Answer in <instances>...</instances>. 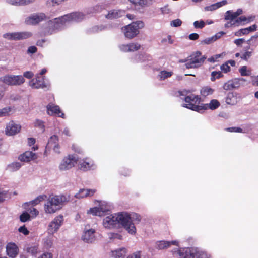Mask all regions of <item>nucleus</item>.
Returning <instances> with one entry per match:
<instances>
[{
	"mask_svg": "<svg viewBox=\"0 0 258 258\" xmlns=\"http://www.w3.org/2000/svg\"><path fill=\"white\" fill-rule=\"evenodd\" d=\"M118 224L122 225L131 234H135L136 229L132 223V218L125 213H120L110 215L103 219V224L105 228L111 229L116 226Z\"/></svg>",
	"mask_w": 258,
	"mask_h": 258,
	"instance_id": "nucleus-1",
	"label": "nucleus"
},
{
	"mask_svg": "<svg viewBox=\"0 0 258 258\" xmlns=\"http://www.w3.org/2000/svg\"><path fill=\"white\" fill-rule=\"evenodd\" d=\"M85 18V15L82 12H76L65 15L61 17L54 19L49 22L54 29H58L61 26L68 23L79 22Z\"/></svg>",
	"mask_w": 258,
	"mask_h": 258,
	"instance_id": "nucleus-2",
	"label": "nucleus"
},
{
	"mask_svg": "<svg viewBox=\"0 0 258 258\" xmlns=\"http://www.w3.org/2000/svg\"><path fill=\"white\" fill-rule=\"evenodd\" d=\"M173 254L178 258H210L206 252L197 248H178L172 250Z\"/></svg>",
	"mask_w": 258,
	"mask_h": 258,
	"instance_id": "nucleus-3",
	"label": "nucleus"
},
{
	"mask_svg": "<svg viewBox=\"0 0 258 258\" xmlns=\"http://www.w3.org/2000/svg\"><path fill=\"white\" fill-rule=\"evenodd\" d=\"M67 201V198L63 195L50 197L44 205V211L47 214L54 213L59 210L62 205Z\"/></svg>",
	"mask_w": 258,
	"mask_h": 258,
	"instance_id": "nucleus-4",
	"label": "nucleus"
},
{
	"mask_svg": "<svg viewBox=\"0 0 258 258\" xmlns=\"http://www.w3.org/2000/svg\"><path fill=\"white\" fill-rule=\"evenodd\" d=\"M144 27V23L141 21L134 22L123 27L122 31L126 38L132 39L136 36L139 33V29Z\"/></svg>",
	"mask_w": 258,
	"mask_h": 258,
	"instance_id": "nucleus-5",
	"label": "nucleus"
},
{
	"mask_svg": "<svg viewBox=\"0 0 258 258\" xmlns=\"http://www.w3.org/2000/svg\"><path fill=\"white\" fill-rule=\"evenodd\" d=\"M200 100L198 96L191 95L185 98V103L183 106L192 110L201 112L203 110V106L199 105Z\"/></svg>",
	"mask_w": 258,
	"mask_h": 258,
	"instance_id": "nucleus-6",
	"label": "nucleus"
},
{
	"mask_svg": "<svg viewBox=\"0 0 258 258\" xmlns=\"http://www.w3.org/2000/svg\"><path fill=\"white\" fill-rule=\"evenodd\" d=\"M0 81L10 86H19L25 82L24 78L22 75H7L1 77Z\"/></svg>",
	"mask_w": 258,
	"mask_h": 258,
	"instance_id": "nucleus-7",
	"label": "nucleus"
},
{
	"mask_svg": "<svg viewBox=\"0 0 258 258\" xmlns=\"http://www.w3.org/2000/svg\"><path fill=\"white\" fill-rule=\"evenodd\" d=\"M32 34L30 32H15L6 33L3 35V37L8 40L18 41L30 38Z\"/></svg>",
	"mask_w": 258,
	"mask_h": 258,
	"instance_id": "nucleus-8",
	"label": "nucleus"
},
{
	"mask_svg": "<svg viewBox=\"0 0 258 258\" xmlns=\"http://www.w3.org/2000/svg\"><path fill=\"white\" fill-rule=\"evenodd\" d=\"M78 162L77 157L74 155H69L64 157L59 165V169L61 171H66L71 169Z\"/></svg>",
	"mask_w": 258,
	"mask_h": 258,
	"instance_id": "nucleus-9",
	"label": "nucleus"
},
{
	"mask_svg": "<svg viewBox=\"0 0 258 258\" xmlns=\"http://www.w3.org/2000/svg\"><path fill=\"white\" fill-rule=\"evenodd\" d=\"M201 52L197 51L192 56H191V58L185 63L186 68L190 69L200 67L206 59L204 56H201Z\"/></svg>",
	"mask_w": 258,
	"mask_h": 258,
	"instance_id": "nucleus-10",
	"label": "nucleus"
},
{
	"mask_svg": "<svg viewBox=\"0 0 258 258\" xmlns=\"http://www.w3.org/2000/svg\"><path fill=\"white\" fill-rule=\"evenodd\" d=\"M257 37V36H253L246 41L248 46L244 48V52L241 55L240 58L242 59L247 61L251 57L254 49L251 48L250 46L251 45L256 46V38Z\"/></svg>",
	"mask_w": 258,
	"mask_h": 258,
	"instance_id": "nucleus-11",
	"label": "nucleus"
},
{
	"mask_svg": "<svg viewBox=\"0 0 258 258\" xmlns=\"http://www.w3.org/2000/svg\"><path fill=\"white\" fill-rule=\"evenodd\" d=\"M63 217L61 215L56 216L51 221L47 228V231L49 234L53 235L57 232L63 223Z\"/></svg>",
	"mask_w": 258,
	"mask_h": 258,
	"instance_id": "nucleus-12",
	"label": "nucleus"
},
{
	"mask_svg": "<svg viewBox=\"0 0 258 258\" xmlns=\"http://www.w3.org/2000/svg\"><path fill=\"white\" fill-rule=\"evenodd\" d=\"M21 129V126L20 124L10 121L6 124L5 133L8 136H12L18 134Z\"/></svg>",
	"mask_w": 258,
	"mask_h": 258,
	"instance_id": "nucleus-13",
	"label": "nucleus"
},
{
	"mask_svg": "<svg viewBox=\"0 0 258 258\" xmlns=\"http://www.w3.org/2000/svg\"><path fill=\"white\" fill-rule=\"evenodd\" d=\"M46 19V16L44 13H36L27 17L25 22L27 25H36Z\"/></svg>",
	"mask_w": 258,
	"mask_h": 258,
	"instance_id": "nucleus-14",
	"label": "nucleus"
},
{
	"mask_svg": "<svg viewBox=\"0 0 258 258\" xmlns=\"http://www.w3.org/2000/svg\"><path fill=\"white\" fill-rule=\"evenodd\" d=\"M95 230L93 228L88 229L85 227L83 234L82 236V240L86 243H92L96 240Z\"/></svg>",
	"mask_w": 258,
	"mask_h": 258,
	"instance_id": "nucleus-15",
	"label": "nucleus"
},
{
	"mask_svg": "<svg viewBox=\"0 0 258 258\" xmlns=\"http://www.w3.org/2000/svg\"><path fill=\"white\" fill-rule=\"evenodd\" d=\"M47 147L52 148L57 154L60 153V146L58 144V137L56 135L52 136L49 139Z\"/></svg>",
	"mask_w": 258,
	"mask_h": 258,
	"instance_id": "nucleus-16",
	"label": "nucleus"
},
{
	"mask_svg": "<svg viewBox=\"0 0 258 258\" xmlns=\"http://www.w3.org/2000/svg\"><path fill=\"white\" fill-rule=\"evenodd\" d=\"M29 85L33 89L43 88L46 87L43 78H41L39 75H37L35 78L30 81Z\"/></svg>",
	"mask_w": 258,
	"mask_h": 258,
	"instance_id": "nucleus-17",
	"label": "nucleus"
},
{
	"mask_svg": "<svg viewBox=\"0 0 258 258\" xmlns=\"http://www.w3.org/2000/svg\"><path fill=\"white\" fill-rule=\"evenodd\" d=\"M7 254L11 258H15L19 253V248L17 245L12 242L8 243L6 247Z\"/></svg>",
	"mask_w": 258,
	"mask_h": 258,
	"instance_id": "nucleus-18",
	"label": "nucleus"
},
{
	"mask_svg": "<svg viewBox=\"0 0 258 258\" xmlns=\"http://www.w3.org/2000/svg\"><path fill=\"white\" fill-rule=\"evenodd\" d=\"M177 244L178 242L175 240L171 241L161 240L156 242L155 247L158 250H162L168 248L171 245H177Z\"/></svg>",
	"mask_w": 258,
	"mask_h": 258,
	"instance_id": "nucleus-19",
	"label": "nucleus"
},
{
	"mask_svg": "<svg viewBox=\"0 0 258 258\" xmlns=\"http://www.w3.org/2000/svg\"><path fill=\"white\" fill-rule=\"evenodd\" d=\"M95 189H84L82 188L79 190L78 192L76 193L75 197L78 199L91 197L96 192Z\"/></svg>",
	"mask_w": 258,
	"mask_h": 258,
	"instance_id": "nucleus-20",
	"label": "nucleus"
},
{
	"mask_svg": "<svg viewBox=\"0 0 258 258\" xmlns=\"http://www.w3.org/2000/svg\"><path fill=\"white\" fill-rule=\"evenodd\" d=\"M47 113L50 115H58L62 118L64 117V114L61 113L58 106L53 104H48L47 106Z\"/></svg>",
	"mask_w": 258,
	"mask_h": 258,
	"instance_id": "nucleus-21",
	"label": "nucleus"
},
{
	"mask_svg": "<svg viewBox=\"0 0 258 258\" xmlns=\"http://www.w3.org/2000/svg\"><path fill=\"white\" fill-rule=\"evenodd\" d=\"M126 253L127 249L124 247H121L112 250L110 256L112 258H123Z\"/></svg>",
	"mask_w": 258,
	"mask_h": 258,
	"instance_id": "nucleus-22",
	"label": "nucleus"
},
{
	"mask_svg": "<svg viewBox=\"0 0 258 258\" xmlns=\"http://www.w3.org/2000/svg\"><path fill=\"white\" fill-rule=\"evenodd\" d=\"M36 158V154L32 151H26L19 156V159L23 162H29Z\"/></svg>",
	"mask_w": 258,
	"mask_h": 258,
	"instance_id": "nucleus-23",
	"label": "nucleus"
},
{
	"mask_svg": "<svg viewBox=\"0 0 258 258\" xmlns=\"http://www.w3.org/2000/svg\"><path fill=\"white\" fill-rule=\"evenodd\" d=\"M125 14V12L121 10H112L108 12V14L105 15L107 19H112L118 18Z\"/></svg>",
	"mask_w": 258,
	"mask_h": 258,
	"instance_id": "nucleus-24",
	"label": "nucleus"
},
{
	"mask_svg": "<svg viewBox=\"0 0 258 258\" xmlns=\"http://www.w3.org/2000/svg\"><path fill=\"white\" fill-rule=\"evenodd\" d=\"M80 168L81 170L83 171H87L88 170L93 169V162L89 159L83 160L80 163Z\"/></svg>",
	"mask_w": 258,
	"mask_h": 258,
	"instance_id": "nucleus-25",
	"label": "nucleus"
},
{
	"mask_svg": "<svg viewBox=\"0 0 258 258\" xmlns=\"http://www.w3.org/2000/svg\"><path fill=\"white\" fill-rule=\"evenodd\" d=\"M98 203V208L102 216L103 214L110 210V207L109 204L105 201H97Z\"/></svg>",
	"mask_w": 258,
	"mask_h": 258,
	"instance_id": "nucleus-26",
	"label": "nucleus"
},
{
	"mask_svg": "<svg viewBox=\"0 0 258 258\" xmlns=\"http://www.w3.org/2000/svg\"><path fill=\"white\" fill-rule=\"evenodd\" d=\"M135 6L144 7L151 4V0H128Z\"/></svg>",
	"mask_w": 258,
	"mask_h": 258,
	"instance_id": "nucleus-27",
	"label": "nucleus"
},
{
	"mask_svg": "<svg viewBox=\"0 0 258 258\" xmlns=\"http://www.w3.org/2000/svg\"><path fill=\"white\" fill-rule=\"evenodd\" d=\"M219 102L216 99H212L210 103L205 105L203 110L209 108L211 110H215L220 106Z\"/></svg>",
	"mask_w": 258,
	"mask_h": 258,
	"instance_id": "nucleus-28",
	"label": "nucleus"
},
{
	"mask_svg": "<svg viewBox=\"0 0 258 258\" xmlns=\"http://www.w3.org/2000/svg\"><path fill=\"white\" fill-rule=\"evenodd\" d=\"M35 0H8V2L13 5H27L33 3Z\"/></svg>",
	"mask_w": 258,
	"mask_h": 258,
	"instance_id": "nucleus-29",
	"label": "nucleus"
},
{
	"mask_svg": "<svg viewBox=\"0 0 258 258\" xmlns=\"http://www.w3.org/2000/svg\"><path fill=\"white\" fill-rule=\"evenodd\" d=\"M225 101L227 104L233 105L237 103L238 100L236 96L233 93H231L228 94L226 98Z\"/></svg>",
	"mask_w": 258,
	"mask_h": 258,
	"instance_id": "nucleus-30",
	"label": "nucleus"
},
{
	"mask_svg": "<svg viewBox=\"0 0 258 258\" xmlns=\"http://www.w3.org/2000/svg\"><path fill=\"white\" fill-rule=\"evenodd\" d=\"M214 92V90L209 86H204L201 89L200 93L202 96L206 97L212 95Z\"/></svg>",
	"mask_w": 258,
	"mask_h": 258,
	"instance_id": "nucleus-31",
	"label": "nucleus"
},
{
	"mask_svg": "<svg viewBox=\"0 0 258 258\" xmlns=\"http://www.w3.org/2000/svg\"><path fill=\"white\" fill-rule=\"evenodd\" d=\"M237 16L235 13L231 10L227 11L224 16V19L226 20H229L232 22L234 21L237 18Z\"/></svg>",
	"mask_w": 258,
	"mask_h": 258,
	"instance_id": "nucleus-32",
	"label": "nucleus"
},
{
	"mask_svg": "<svg viewBox=\"0 0 258 258\" xmlns=\"http://www.w3.org/2000/svg\"><path fill=\"white\" fill-rule=\"evenodd\" d=\"M12 111V108L10 106L0 108V118L9 116Z\"/></svg>",
	"mask_w": 258,
	"mask_h": 258,
	"instance_id": "nucleus-33",
	"label": "nucleus"
},
{
	"mask_svg": "<svg viewBox=\"0 0 258 258\" xmlns=\"http://www.w3.org/2000/svg\"><path fill=\"white\" fill-rule=\"evenodd\" d=\"M22 166L21 163L18 162H13L8 166V169L11 172L18 170Z\"/></svg>",
	"mask_w": 258,
	"mask_h": 258,
	"instance_id": "nucleus-34",
	"label": "nucleus"
},
{
	"mask_svg": "<svg viewBox=\"0 0 258 258\" xmlns=\"http://www.w3.org/2000/svg\"><path fill=\"white\" fill-rule=\"evenodd\" d=\"M172 74V72L162 71L159 73L158 76L160 80H165V79L171 76Z\"/></svg>",
	"mask_w": 258,
	"mask_h": 258,
	"instance_id": "nucleus-35",
	"label": "nucleus"
},
{
	"mask_svg": "<svg viewBox=\"0 0 258 258\" xmlns=\"http://www.w3.org/2000/svg\"><path fill=\"white\" fill-rule=\"evenodd\" d=\"M44 246L46 248L48 249L53 245V239L52 236H48L44 239Z\"/></svg>",
	"mask_w": 258,
	"mask_h": 258,
	"instance_id": "nucleus-36",
	"label": "nucleus"
},
{
	"mask_svg": "<svg viewBox=\"0 0 258 258\" xmlns=\"http://www.w3.org/2000/svg\"><path fill=\"white\" fill-rule=\"evenodd\" d=\"M88 214H91L93 216H102L97 207L90 208L87 212Z\"/></svg>",
	"mask_w": 258,
	"mask_h": 258,
	"instance_id": "nucleus-37",
	"label": "nucleus"
},
{
	"mask_svg": "<svg viewBox=\"0 0 258 258\" xmlns=\"http://www.w3.org/2000/svg\"><path fill=\"white\" fill-rule=\"evenodd\" d=\"M38 248L37 246H28L26 248V250L28 253L33 255H35L38 252Z\"/></svg>",
	"mask_w": 258,
	"mask_h": 258,
	"instance_id": "nucleus-38",
	"label": "nucleus"
},
{
	"mask_svg": "<svg viewBox=\"0 0 258 258\" xmlns=\"http://www.w3.org/2000/svg\"><path fill=\"white\" fill-rule=\"evenodd\" d=\"M128 44L130 52H133L138 50L141 47V45L138 43H131Z\"/></svg>",
	"mask_w": 258,
	"mask_h": 258,
	"instance_id": "nucleus-39",
	"label": "nucleus"
},
{
	"mask_svg": "<svg viewBox=\"0 0 258 258\" xmlns=\"http://www.w3.org/2000/svg\"><path fill=\"white\" fill-rule=\"evenodd\" d=\"M223 89L225 90H230L235 87V85L233 82L229 81L225 83L223 85Z\"/></svg>",
	"mask_w": 258,
	"mask_h": 258,
	"instance_id": "nucleus-40",
	"label": "nucleus"
},
{
	"mask_svg": "<svg viewBox=\"0 0 258 258\" xmlns=\"http://www.w3.org/2000/svg\"><path fill=\"white\" fill-rule=\"evenodd\" d=\"M45 198V195H40L38 196L36 199L32 201L31 202L32 205H36L38 204L40 202L43 201Z\"/></svg>",
	"mask_w": 258,
	"mask_h": 258,
	"instance_id": "nucleus-41",
	"label": "nucleus"
},
{
	"mask_svg": "<svg viewBox=\"0 0 258 258\" xmlns=\"http://www.w3.org/2000/svg\"><path fill=\"white\" fill-rule=\"evenodd\" d=\"M222 76V73L220 72L213 71L211 73V80L212 81H215L216 79L220 78Z\"/></svg>",
	"mask_w": 258,
	"mask_h": 258,
	"instance_id": "nucleus-42",
	"label": "nucleus"
},
{
	"mask_svg": "<svg viewBox=\"0 0 258 258\" xmlns=\"http://www.w3.org/2000/svg\"><path fill=\"white\" fill-rule=\"evenodd\" d=\"M205 25V23L204 21L201 20L200 21H196L194 22V26L195 28H200L202 29L203 28Z\"/></svg>",
	"mask_w": 258,
	"mask_h": 258,
	"instance_id": "nucleus-43",
	"label": "nucleus"
},
{
	"mask_svg": "<svg viewBox=\"0 0 258 258\" xmlns=\"http://www.w3.org/2000/svg\"><path fill=\"white\" fill-rule=\"evenodd\" d=\"M30 216L27 212L23 213L20 216V219L21 221L23 222H26L30 219Z\"/></svg>",
	"mask_w": 258,
	"mask_h": 258,
	"instance_id": "nucleus-44",
	"label": "nucleus"
},
{
	"mask_svg": "<svg viewBox=\"0 0 258 258\" xmlns=\"http://www.w3.org/2000/svg\"><path fill=\"white\" fill-rule=\"evenodd\" d=\"M239 72L243 76H249L250 74V71L247 70L246 66H243L239 69Z\"/></svg>",
	"mask_w": 258,
	"mask_h": 258,
	"instance_id": "nucleus-45",
	"label": "nucleus"
},
{
	"mask_svg": "<svg viewBox=\"0 0 258 258\" xmlns=\"http://www.w3.org/2000/svg\"><path fill=\"white\" fill-rule=\"evenodd\" d=\"M235 20L236 23H237V26L240 25L242 22H245L247 23V17L245 16H240L237 18Z\"/></svg>",
	"mask_w": 258,
	"mask_h": 258,
	"instance_id": "nucleus-46",
	"label": "nucleus"
},
{
	"mask_svg": "<svg viewBox=\"0 0 258 258\" xmlns=\"http://www.w3.org/2000/svg\"><path fill=\"white\" fill-rule=\"evenodd\" d=\"M146 57H147V56L144 54H138V55H136L134 61L136 62H141V61H144Z\"/></svg>",
	"mask_w": 258,
	"mask_h": 258,
	"instance_id": "nucleus-47",
	"label": "nucleus"
},
{
	"mask_svg": "<svg viewBox=\"0 0 258 258\" xmlns=\"http://www.w3.org/2000/svg\"><path fill=\"white\" fill-rule=\"evenodd\" d=\"M8 197V194L7 191L0 190V202L5 201Z\"/></svg>",
	"mask_w": 258,
	"mask_h": 258,
	"instance_id": "nucleus-48",
	"label": "nucleus"
},
{
	"mask_svg": "<svg viewBox=\"0 0 258 258\" xmlns=\"http://www.w3.org/2000/svg\"><path fill=\"white\" fill-rule=\"evenodd\" d=\"M182 24V21L179 19H177L172 21L170 23V25L173 27H178L180 26Z\"/></svg>",
	"mask_w": 258,
	"mask_h": 258,
	"instance_id": "nucleus-49",
	"label": "nucleus"
},
{
	"mask_svg": "<svg viewBox=\"0 0 258 258\" xmlns=\"http://www.w3.org/2000/svg\"><path fill=\"white\" fill-rule=\"evenodd\" d=\"M214 42H215V41L214 40L213 36H212L211 37H208L203 40L202 41H201V44H210Z\"/></svg>",
	"mask_w": 258,
	"mask_h": 258,
	"instance_id": "nucleus-50",
	"label": "nucleus"
},
{
	"mask_svg": "<svg viewBox=\"0 0 258 258\" xmlns=\"http://www.w3.org/2000/svg\"><path fill=\"white\" fill-rule=\"evenodd\" d=\"M119 49L123 52H127L129 51V44H121L119 46Z\"/></svg>",
	"mask_w": 258,
	"mask_h": 258,
	"instance_id": "nucleus-51",
	"label": "nucleus"
},
{
	"mask_svg": "<svg viewBox=\"0 0 258 258\" xmlns=\"http://www.w3.org/2000/svg\"><path fill=\"white\" fill-rule=\"evenodd\" d=\"M221 70L224 72V73H227L228 72L230 71V67L228 64L227 62H225L223 64H222L220 67Z\"/></svg>",
	"mask_w": 258,
	"mask_h": 258,
	"instance_id": "nucleus-52",
	"label": "nucleus"
},
{
	"mask_svg": "<svg viewBox=\"0 0 258 258\" xmlns=\"http://www.w3.org/2000/svg\"><path fill=\"white\" fill-rule=\"evenodd\" d=\"M227 4V1L226 0H223L221 2H217L216 3L214 4L215 7L216 9L224 6Z\"/></svg>",
	"mask_w": 258,
	"mask_h": 258,
	"instance_id": "nucleus-53",
	"label": "nucleus"
},
{
	"mask_svg": "<svg viewBox=\"0 0 258 258\" xmlns=\"http://www.w3.org/2000/svg\"><path fill=\"white\" fill-rule=\"evenodd\" d=\"M227 131L230 132H242V129L240 127H229L226 129Z\"/></svg>",
	"mask_w": 258,
	"mask_h": 258,
	"instance_id": "nucleus-54",
	"label": "nucleus"
},
{
	"mask_svg": "<svg viewBox=\"0 0 258 258\" xmlns=\"http://www.w3.org/2000/svg\"><path fill=\"white\" fill-rule=\"evenodd\" d=\"M109 237L111 239H121L122 236L117 233H110L109 234Z\"/></svg>",
	"mask_w": 258,
	"mask_h": 258,
	"instance_id": "nucleus-55",
	"label": "nucleus"
},
{
	"mask_svg": "<svg viewBox=\"0 0 258 258\" xmlns=\"http://www.w3.org/2000/svg\"><path fill=\"white\" fill-rule=\"evenodd\" d=\"M244 42L245 39L243 38L237 39L234 41V43L238 46H241Z\"/></svg>",
	"mask_w": 258,
	"mask_h": 258,
	"instance_id": "nucleus-56",
	"label": "nucleus"
},
{
	"mask_svg": "<svg viewBox=\"0 0 258 258\" xmlns=\"http://www.w3.org/2000/svg\"><path fill=\"white\" fill-rule=\"evenodd\" d=\"M18 230L20 232L22 233L25 235H28L29 233V231L27 229V228L25 226L20 227L19 228Z\"/></svg>",
	"mask_w": 258,
	"mask_h": 258,
	"instance_id": "nucleus-57",
	"label": "nucleus"
},
{
	"mask_svg": "<svg viewBox=\"0 0 258 258\" xmlns=\"http://www.w3.org/2000/svg\"><path fill=\"white\" fill-rule=\"evenodd\" d=\"M34 76V74L31 71H27L24 73L23 77H25L28 79H31Z\"/></svg>",
	"mask_w": 258,
	"mask_h": 258,
	"instance_id": "nucleus-58",
	"label": "nucleus"
},
{
	"mask_svg": "<svg viewBox=\"0 0 258 258\" xmlns=\"http://www.w3.org/2000/svg\"><path fill=\"white\" fill-rule=\"evenodd\" d=\"M126 258H141V254L139 251H137L129 255Z\"/></svg>",
	"mask_w": 258,
	"mask_h": 258,
	"instance_id": "nucleus-59",
	"label": "nucleus"
},
{
	"mask_svg": "<svg viewBox=\"0 0 258 258\" xmlns=\"http://www.w3.org/2000/svg\"><path fill=\"white\" fill-rule=\"evenodd\" d=\"M233 26H237V23H236V20H235L233 22H232L231 21H229V22H227L225 24V27L226 28H229V27H232Z\"/></svg>",
	"mask_w": 258,
	"mask_h": 258,
	"instance_id": "nucleus-60",
	"label": "nucleus"
},
{
	"mask_svg": "<svg viewBox=\"0 0 258 258\" xmlns=\"http://www.w3.org/2000/svg\"><path fill=\"white\" fill-rule=\"evenodd\" d=\"M199 35L197 33H191L189 35V38L191 40H196L199 38Z\"/></svg>",
	"mask_w": 258,
	"mask_h": 258,
	"instance_id": "nucleus-61",
	"label": "nucleus"
},
{
	"mask_svg": "<svg viewBox=\"0 0 258 258\" xmlns=\"http://www.w3.org/2000/svg\"><path fill=\"white\" fill-rule=\"evenodd\" d=\"M36 51H37V48L34 46L29 47L27 50V52L28 53H32V54L35 53Z\"/></svg>",
	"mask_w": 258,
	"mask_h": 258,
	"instance_id": "nucleus-62",
	"label": "nucleus"
},
{
	"mask_svg": "<svg viewBox=\"0 0 258 258\" xmlns=\"http://www.w3.org/2000/svg\"><path fill=\"white\" fill-rule=\"evenodd\" d=\"M40 258H53V255L50 252H45L41 255Z\"/></svg>",
	"mask_w": 258,
	"mask_h": 258,
	"instance_id": "nucleus-63",
	"label": "nucleus"
},
{
	"mask_svg": "<svg viewBox=\"0 0 258 258\" xmlns=\"http://www.w3.org/2000/svg\"><path fill=\"white\" fill-rule=\"evenodd\" d=\"M251 83L254 86H258V76L252 77Z\"/></svg>",
	"mask_w": 258,
	"mask_h": 258,
	"instance_id": "nucleus-64",
	"label": "nucleus"
}]
</instances>
